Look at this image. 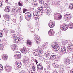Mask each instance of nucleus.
I'll list each match as a JSON object with an SVG mask.
<instances>
[{"instance_id": "f257e3e1", "label": "nucleus", "mask_w": 73, "mask_h": 73, "mask_svg": "<svg viewBox=\"0 0 73 73\" xmlns=\"http://www.w3.org/2000/svg\"><path fill=\"white\" fill-rule=\"evenodd\" d=\"M44 53V51L42 49H40L37 52L35 51H33V54L36 56H38L40 55V53Z\"/></svg>"}, {"instance_id": "f03ea898", "label": "nucleus", "mask_w": 73, "mask_h": 73, "mask_svg": "<svg viewBox=\"0 0 73 73\" xmlns=\"http://www.w3.org/2000/svg\"><path fill=\"white\" fill-rule=\"evenodd\" d=\"M25 19L27 20H30L32 17V15L30 13L27 12L25 13Z\"/></svg>"}, {"instance_id": "7ed1b4c3", "label": "nucleus", "mask_w": 73, "mask_h": 73, "mask_svg": "<svg viewBox=\"0 0 73 73\" xmlns=\"http://www.w3.org/2000/svg\"><path fill=\"white\" fill-rule=\"evenodd\" d=\"M10 33H11V38H15V37H16V33H14V31L13 30L11 29L10 30Z\"/></svg>"}, {"instance_id": "20e7f679", "label": "nucleus", "mask_w": 73, "mask_h": 73, "mask_svg": "<svg viewBox=\"0 0 73 73\" xmlns=\"http://www.w3.org/2000/svg\"><path fill=\"white\" fill-rule=\"evenodd\" d=\"M52 48L54 49V50H55V51H57L60 49L59 45L57 44H54L52 47Z\"/></svg>"}, {"instance_id": "39448f33", "label": "nucleus", "mask_w": 73, "mask_h": 73, "mask_svg": "<svg viewBox=\"0 0 73 73\" xmlns=\"http://www.w3.org/2000/svg\"><path fill=\"white\" fill-rule=\"evenodd\" d=\"M35 41L37 44H39L40 43V40L39 39V36L36 35L35 38Z\"/></svg>"}, {"instance_id": "423d86ee", "label": "nucleus", "mask_w": 73, "mask_h": 73, "mask_svg": "<svg viewBox=\"0 0 73 73\" xmlns=\"http://www.w3.org/2000/svg\"><path fill=\"white\" fill-rule=\"evenodd\" d=\"M11 69H12V66L9 67L8 66H6L4 67L5 70H6L8 72L11 71Z\"/></svg>"}, {"instance_id": "0eeeda50", "label": "nucleus", "mask_w": 73, "mask_h": 73, "mask_svg": "<svg viewBox=\"0 0 73 73\" xmlns=\"http://www.w3.org/2000/svg\"><path fill=\"white\" fill-rule=\"evenodd\" d=\"M61 28L63 31H66L68 29V26L65 25H61Z\"/></svg>"}, {"instance_id": "6e6552de", "label": "nucleus", "mask_w": 73, "mask_h": 73, "mask_svg": "<svg viewBox=\"0 0 73 73\" xmlns=\"http://www.w3.org/2000/svg\"><path fill=\"white\" fill-rule=\"evenodd\" d=\"M66 52V49L65 48H61V50L60 52V54H64Z\"/></svg>"}, {"instance_id": "1a4fd4ad", "label": "nucleus", "mask_w": 73, "mask_h": 73, "mask_svg": "<svg viewBox=\"0 0 73 73\" xmlns=\"http://www.w3.org/2000/svg\"><path fill=\"white\" fill-rule=\"evenodd\" d=\"M71 17H70V14H68L66 13L65 14V15L64 16V18L66 20H68V19H70Z\"/></svg>"}, {"instance_id": "9d476101", "label": "nucleus", "mask_w": 73, "mask_h": 73, "mask_svg": "<svg viewBox=\"0 0 73 73\" xmlns=\"http://www.w3.org/2000/svg\"><path fill=\"white\" fill-rule=\"evenodd\" d=\"M11 49L12 50H18V47L16 46V45L13 44L12 45Z\"/></svg>"}, {"instance_id": "9b49d317", "label": "nucleus", "mask_w": 73, "mask_h": 73, "mask_svg": "<svg viewBox=\"0 0 73 73\" xmlns=\"http://www.w3.org/2000/svg\"><path fill=\"white\" fill-rule=\"evenodd\" d=\"M3 16L5 19L7 20V21H9L10 19H11V16L7 14L3 15Z\"/></svg>"}, {"instance_id": "f8f14e48", "label": "nucleus", "mask_w": 73, "mask_h": 73, "mask_svg": "<svg viewBox=\"0 0 73 73\" xmlns=\"http://www.w3.org/2000/svg\"><path fill=\"white\" fill-rule=\"evenodd\" d=\"M67 48L68 50H72V49H73V46L72 45V43H70L67 46Z\"/></svg>"}, {"instance_id": "ddd939ff", "label": "nucleus", "mask_w": 73, "mask_h": 73, "mask_svg": "<svg viewBox=\"0 0 73 73\" xmlns=\"http://www.w3.org/2000/svg\"><path fill=\"white\" fill-rule=\"evenodd\" d=\"M65 61L64 62L65 64H70V60L69 58H65L64 59Z\"/></svg>"}, {"instance_id": "4468645a", "label": "nucleus", "mask_w": 73, "mask_h": 73, "mask_svg": "<svg viewBox=\"0 0 73 73\" xmlns=\"http://www.w3.org/2000/svg\"><path fill=\"white\" fill-rule=\"evenodd\" d=\"M48 34L50 36H53L54 34V31L53 30H51L49 31Z\"/></svg>"}, {"instance_id": "2eb2a0df", "label": "nucleus", "mask_w": 73, "mask_h": 73, "mask_svg": "<svg viewBox=\"0 0 73 73\" xmlns=\"http://www.w3.org/2000/svg\"><path fill=\"white\" fill-rule=\"evenodd\" d=\"M29 62V58L28 57H25L24 61H23V62L24 64H27L28 62Z\"/></svg>"}, {"instance_id": "dca6fc26", "label": "nucleus", "mask_w": 73, "mask_h": 73, "mask_svg": "<svg viewBox=\"0 0 73 73\" xmlns=\"http://www.w3.org/2000/svg\"><path fill=\"white\" fill-rule=\"evenodd\" d=\"M48 25L49 27L51 28H53L55 26V25L54 23H53V22H50L49 23Z\"/></svg>"}, {"instance_id": "f3484780", "label": "nucleus", "mask_w": 73, "mask_h": 73, "mask_svg": "<svg viewBox=\"0 0 73 73\" xmlns=\"http://www.w3.org/2000/svg\"><path fill=\"white\" fill-rule=\"evenodd\" d=\"M37 13H41L43 11V9L42 7H40L38 9Z\"/></svg>"}, {"instance_id": "a211bd4d", "label": "nucleus", "mask_w": 73, "mask_h": 73, "mask_svg": "<svg viewBox=\"0 0 73 73\" xmlns=\"http://www.w3.org/2000/svg\"><path fill=\"white\" fill-rule=\"evenodd\" d=\"M21 51L22 53L25 54L27 53V49L25 48H23L21 50Z\"/></svg>"}, {"instance_id": "6ab92c4d", "label": "nucleus", "mask_w": 73, "mask_h": 73, "mask_svg": "<svg viewBox=\"0 0 73 73\" xmlns=\"http://www.w3.org/2000/svg\"><path fill=\"white\" fill-rule=\"evenodd\" d=\"M57 15H58V16L56 18V20H61V19L62 18V16H61V15H60V14L59 13H57Z\"/></svg>"}, {"instance_id": "aec40b11", "label": "nucleus", "mask_w": 73, "mask_h": 73, "mask_svg": "<svg viewBox=\"0 0 73 73\" xmlns=\"http://www.w3.org/2000/svg\"><path fill=\"white\" fill-rule=\"evenodd\" d=\"M17 66L18 68H20L21 66V62H20L17 61Z\"/></svg>"}, {"instance_id": "412c9836", "label": "nucleus", "mask_w": 73, "mask_h": 73, "mask_svg": "<svg viewBox=\"0 0 73 73\" xmlns=\"http://www.w3.org/2000/svg\"><path fill=\"white\" fill-rule=\"evenodd\" d=\"M44 10L45 14H47L48 12L50 11V10L48 9V8L45 7L44 8Z\"/></svg>"}, {"instance_id": "4be33fe9", "label": "nucleus", "mask_w": 73, "mask_h": 73, "mask_svg": "<svg viewBox=\"0 0 73 73\" xmlns=\"http://www.w3.org/2000/svg\"><path fill=\"white\" fill-rule=\"evenodd\" d=\"M10 8V7L9 6H7L5 9V12H8L9 11V8Z\"/></svg>"}, {"instance_id": "5701e85b", "label": "nucleus", "mask_w": 73, "mask_h": 73, "mask_svg": "<svg viewBox=\"0 0 73 73\" xmlns=\"http://www.w3.org/2000/svg\"><path fill=\"white\" fill-rule=\"evenodd\" d=\"M7 57L8 56H7V55L6 54L3 55L2 58L3 59V60H7Z\"/></svg>"}, {"instance_id": "b1692460", "label": "nucleus", "mask_w": 73, "mask_h": 73, "mask_svg": "<svg viewBox=\"0 0 73 73\" xmlns=\"http://www.w3.org/2000/svg\"><path fill=\"white\" fill-rule=\"evenodd\" d=\"M27 43L28 45H31L32 44V41L31 40H27Z\"/></svg>"}, {"instance_id": "393cba45", "label": "nucleus", "mask_w": 73, "mask_h": 73, "mask_svg": "<svg viewBox=\"0 0 73 73\" xmlns=\"http://www.w3.org/2000/svg\"><path fill=\"white\" fill-rule=\"evenodd\" d=\"M56 58V56L55 55H51L50 57V58L51 60H54Z\"/></svg>"}, {"instance_id": "a878e982", "label": "nucleus", "mask_w": 73, "mask_h": 73, "mask_svg": "<svg viewBox=\"0 0 73 73\" xmlns=\"http://www.w3.org/2000/svg\"><path fill=\"white\" fill-rule=\"evenodd\" d=\"M68 27L69 28H73V24L72 23H70L69 24Z\"/></svg>"}, {"instance_id": "bb28decb", "label": "nucleus", "mask_w": 73, "mask_h": 73, "mask_svg": "<svg viewBox=\"0 0 73 73\" xmlns=\"http://www.w3.org/2000/svg\"><path fill=\"white\" fill-rule=\"evenodd\" d=\"M33 15L35 18H38V14L36 13H33Z\"/></svg>"}, {"instance_id": "cd10ccee", "label": "nucleus", "mask_w": 73, "mask_h": 73, "mask_svg": "<svg viewBox=\"0 0 73 73\" xmlns=\"http://www.w3.org/2000/svg\"><path fill=\"white\" fill-rule=\"evenodd\" d=\"M38 5V3L36 2H34L33 3V6L34 7H37Z\"/></svg>"}, {"instance_id": "c85d7f7f", "label": "nucleus", "mask_w": 73, "mask_h": 73, "mask_svg": "<svg viewBox=\"0 0 73 73\" xmlns=\"http://www.w3.org/2000/svg\"><path fill=\"white\" fill-rule=\"evenodd\" d=\"M3 36V32L1 31H0V37H1Z\"/></svg>"}, {"instance_id": "c756f323", "label": "nucleus", "mask_w": 73, "mask_h": 73, "mask_svg": "<svg viewBox=\"0 0 73 73\" xmlns=\"http://www.w3.org/2000/svg\"><path fill=\"white\" fill-rule=\"evenodd\" d=\"M42 64L40 63L38 64L37 68H40V67H42Z\"/></svg>"}, {"instance_id": "7c9ffc66", "label": "nucleus", "mask_w": 73, "mask_h": 73, "mask_svg": "<svg viewBox=\"0 0 73 73\" xmlns=\"http://www.w3.org/2000/svg\"><path fill=\"white\" fill-rule=\"evenodd\" d=\"M13 9H12V12H17V10L16 8L14 9V8H12Z\"/></svg>"}, {"instance_id": "2f4dec72", "label": "nucleus", "mask_w": 73, "mask_h": 73, "mask_svg": "<svg viewBox=\"0 0 73 73\" xmlns=\"http://www.w3.org/2000/svg\"><path fill=\"white\" fill-rule=\"evenodd\" d=\"M4 46L2 44H1L0 45V49L1 50H2L3 49H4Z\"/></svg>"}, {"instance_id": "473e14b6", "label": "nucleus", "mask_w": 73, "mask_h": 73, "mask_svg": "<svg viewBox=\"0 0 73 73\" xmlns=\"http://www.w3.org/2000/svg\"><path fill=\"white\" fill-rule=\"evenodd\" d=\"M64 71V69L62 68H60V70L59 71V72L60 73H61L62 72H63Z\"/></svg>"}, {"instance_id": "72a5a7b5", "label": "nucleus", "mask_w": 73, "mask_h": 73, "mask_svg": "<svg viewBox=\"0 0 73 73\" xmlns=\"http://www.w3.org/2000/svg\"><path fill=\"white\" fill-rule=\"evenodd\" d=\"M54 68H58V64H57L54 63Z\"/></svg>"}, {"instance_id": "f704fd0d", "label": "nucleus", "mask_w": 73, "mask_h": 73, "mask_svg": "<svg viewBox=\"0 0 73 73\" xmlns=\"http://www.w3.org/2000/svg\"><path fill=\"white\" fill-rule=\"evenodd\" d=\"M15 39H16L18 41H19V42H20V41H21V39H20V38L19 37H16Z\"/></svg>"}, {"instance_id": "c9c22d12", "label": "nucleus", "mask_w": 73, "mask_h": 73, "mask_svg": "<svg viewBox=\"0 0 73 73\" xmlns=\"http://www.w3.org/2000/svg\"><path fill=\"white\" fill-rule=\"evenodd\" d=\"M69 8L70 9H73V5L72 4L70 5Z\"/></svg>"}, {"instance_id": "e433bc0d", "label": "nucleus", "mask_w": 73, "mask_h": 73, "mask_svg": "<svg viewBox=\"0 0 73 73\" xmlns=\"http://www.w3.org/2000/svg\"><path fill=\"white\" fill-rule=\"evenodd\" d=\"M23 10L24 13H25V12H26V11H28V9H23Z\"/></svg>"}, {"instance_id": "4c0bfd02", "label": "nucleus", "mask_w": 73, "mask_h": 73, "mask_svg": "<svg viewBox=\"0 0 73 73\" xmlns=\"http://www.w3.org/2000/svg\"><path fill=\"white\" fill-rule=\"evenodd\" d=\"M3 69V66L1 64H0V72H1Z\"/></svg>"}, {"instance_id": "58836bf2", "label": "nucleus", "mask_w": 73, "mask_h": 73, "mask_svg": "<svg viewBox=\"0 0 73 73\" xmlns=\"http://www.w3.org/2000/svg\"><path fill=\"white\" fill-rule=\"evenodd\" d=\"M46 15H47L48 16H50L51 15V13L50 12V11H49L48 13H47V14H46Z\"/></svg>"}, {"instance_id": "ea45409f", "label": "nucleus", "mask_w": 73, "mask_h": 73, "mask_svg": "<svg viewBox=\"0 0 73 73\" xmlns=\"http://www.w3.org/2000/svg\"><path fill=\"white\" fill-rule=\"evenodd\" d=\"M49 54L48 53H44V56L45 57H48V56H49Z\"/></svg>"}, {"instance_id": "a19ab883", "label": "nucleus", "mask_w": 73, "mask_h": 73, "mask_svg": "<svg viewBox=\"0 0 73 73\" xmlns=\"http://www.w3.org/2000/svg\"><path fill=\"white\" fill-rule=\"evenodd\" d=\"M4 31L5 33H8V31H9V30H8V29H6L4 30Z\"/></svg>"}, {"instance_id": "79ce46f5", "label": "nucleus", "mask_w": 73, "mask_h": 73, "mask_svg": "<svg viewBox=\"0 0 73 73\" xmlns=\"http://www.w3.org/2000/svg\"><path fill=\"white\" fill-rule=\"evenodd\" d=\"M21 55L19 54H17V57L18 58V59H19V58H20V57H21Z\"/></svg>"}, {"instance_id": "37998d69", "label": "nucleus", "mask_w": 73, "mask_h": 73, "mask_svg": "<svg viewBox=\"0 0 73 73\" xmlns=\"http://www.w3.org/2000/svg\"><path fill=\"white\" fill-rule=\"evenodd\" d=\"M38 69L40 70H43V66L40 67L39 68H38Z\"/></svg>"}, {"instance_id": "c03bdc74", "label": "nucleus", "mask_w": 73, "mask_h": 73, "mask_svg": "<svg viewBox=\"0 0 73 73\" xmlns=\"http://www.w3.org/2000/svg\"><path fill=\"white\" fill-rule=\"evenodd\" d=\"M16 17H15V19H13L12 21L14 22V23H16Z\"/></svg>"}, {"instance_id": "a18cd8bd", "label": "nucleus", "mask_w": 73, "mask_h": 73, "mask_svg": "<svg viewBox=\"0 0 73 73\" xmlns=\"http://www.w3.org/2000/svg\"><path fill=\"white\" fill-rule=\"evenodd\" d=\"M47 65L48 66H49L50 65V62H47Z\"/></svg>"}, {"instance_id": "49530a36", "label": "nucleus", "mask_w": 73, "mask_h": 73, "mask_svg": "<svg viewBox=\"0 0 73 73\" xmlns=\"http://www.w3.org/2000/svg\"><path fill=\"white\" fill-rule=\"evenodd\" d=\"M3 5V2H1V1H0V7L2 6Z\"/></svg>"}, {"instance_id": "de8ad7c7", "label": "nucleus", "mask_w": 73, "mask_h": 73, "mask_svg": "<svg viewBox=\"0 0 73 73\" xmlns=\"http://www.w3.org/2000/svg\"><path fill=\"white\" fill-rule=\"evenodd\" d=\"M44 6L45 7V8H47L48 7V4L46 3H45L44 4Z\"/></svg>"}, {"instance_id": "09e8293b", "label": "nucleus", "mask_w": 73, "mask_h": 73, "mask_svg": "<svg viewBox=\"0 0 73 73\" xmlns=\"http://www.w3.org/2000/svg\"><path fill=\"white\" fill-rule=\"evenodd\" d=\"M14 43H16V44H17L18 43V41H17V40L15 39L14 41Z\"/></svg>"}, {"instance_id": "8fccbe9b", "label": "nucleus", "mask_w": 73, "mask_h": 73, "mask_svg": "<svg viewBox=\"0 0 73 73\" xmlns=\"http://www.w3.org/2000/svg\"><path fill=\"white\" fill-rule=\"evenodd\" d=\"M18 4L19 5V6H21V7H22V6H23V5L20 2H18Z\"/></svg>"}, {"instance_id": "3c124183", "label": "nucleus", "mask_w": 73, "mask_h": 73, "mask_svg": "<svg viewBox=\"0 0 73 73\" xmlns=\"http://www.w3.org/2000/svg\"><path fill=\"white\" fill-rule=\"evenodd\" d=\"M43 46H47V45H48V44L47 43H44L43 44Z\"/></svg>"}, {"instance_id": "603ef678", "label": "nucleus", "mask_w": 73, "mask_h": 73, "mask_svg": "<svg viewBox=\"0 0 73 73\" xmlns=\"http://www.w3.org/2000/svg\"><path fill=\"white\" fill-rule=\"evenodd\" d=\"M14 57L15 58H18L17 54H15L14 56Z\"/></svg>"}, {"instance_id": "864d4df0", "label": "nucleus", "mask_w": 73, "mask_h": 73, "mask_svg": "<svg viewBox=\"0 0 73 73\" xmlns=\"http://www.w3.org/2000/svg\"><path fill=\"white\" fill-rule=\"evenodd\" d=\"M34 61L35 62H36V65H37V63H38V62L37 61V60L36 59H35L34 60Z\"/></svg>"}, {"instance_id": "5fc2aeb1", "label": "nucleus", "mask_w": 73, "mask_h": 73, "mask_svg": "<svg viewBox=\"0 0 73 73\" xmlns=\"http://www.w3.org/2000/svg\"><path fill=\"white\" fill-rule=\"evenodd\" d=\"M44 0H39V2L41 3H42L43 2H44Z\"/></svg>"}, {"instance_id": "6e6d98bb", "label": "nucleus", "mask_w": 73, "mask_h": 73, "mask_svg": "<svg viewBox=\"0 0 73 73\" xmlns=\"http://www.w3.org/2000/svg\"><path fill=\"white\" fill-rule=\"evenodd\" d=\"M20 21H21L23 20V17L22 16H20Z\"/></svg>"}, {"instance_id": "4d7b16f0", "label": "nucleus", "mask_w": 73, "mask_h": 73, "mask_svg": "<svg viewBox=\"0 0 73 73\" xmlns=\"http://www.w3.org/2000/svg\"><path fill=\"white\" fill-rule=\"evenodd\" d=\"M32 69L33 70V71L35 72V67L34 66L32 67Z\"/></svg>"}, {"instance_id": "13d9d810", "label": "nucleus", "mask_w": 73, "mask_h": 73, "mask_svg": "<svg viewBox=\"0 0 73 73\" xmlns=\"http://www.w3.org/2000/svg\"><path fill=\"white\" fill-rule=\"evenodd\" d=\"M53 73H58L57 71H55L53 72Z\"/></svg>"}, {"instance_id": "bf43d9fd", "label": "nucleus", "mask_w": 73, "mask_h": 73, "mask_svg": "<svg viewBox=\"0 0 73 73\" xmlns=\"http://www.w3.org/2000/svg\"><path fill=\"white\" fill-rule=\"evenodd\" d=\"M28 0H25V3H27L28 2Z\"/></svg>"}, {"instance_id": "052dcab7", "label": "nucleus", "mask_w": 73, "mask_h": 73, "mask_svg": "<svg viewBox=\"0 0 73 73\" xmlns=\"http://www.w3.org/2000/svg\"><path fill=\"white\" fill-rule=\"evenodd\" d=\"M71 73H73V69H72L71 70Z\"/></svg>"}, {"instance_id": "680f3d73", "label": "nucleus", "mask_w": 73, "mask_h": 73, "mask_svg": "<svg viewBox=\"0 0 73 73\" xmlns=\"http://www.w3.org/2000/svg\"><path fill=\"white\" fill-rule=\"evenodd\" d=\"M6 3H7L8 1V0H5Z\"/></svg>"}, {"instance_id": "e2e57ef3", "label": "nucleus", "mask_w": 73, "mask_h": 73, "mask_svg": "<svg viewBox=\"0 0 73 73\" xmlns=\"http://www.w3.org/2000/svg\"><path fill=\"white\" fill-rule=\"evenodd\" d=\"M30 73H35V72H34V71H33V72L32 71H31V72H30Z\"/></svg>"}, {"instance_id": "0e129e2a", "label": "nucleus", "mask_w": 73, "mask_h": 73, "mask_svg": "<svg viewBox=\"0 0 73 73\" xmlns=\"http://www.w3.org/2000/svg\"><path fill=\"white\" fill-rule=\"evenodd\" d=\"M19 12H21V9H20L19 10Z\"/></svg>"}, {"instance_id": "69168bd1", "label": "nucleus", "mask_w": 73, "mask_h": 73, "mask_svg": "<svg viewBox=\"0 0 73 73\" xmlns=\"http://www.w3.org/2000/svg\"><path fill=\"white\" fill-rule=\"evenodd\" d=\"M0 1L2 2H3V0H0Z\"/></svg>"}, {"instance_id": "338daca9", "label": "nucleus", "mask_w": 73, "mask_h": 73, "mask_svg": "<svg viewBox=\"0 0 73 73\" xmlns=\"http://www.w3.org/2000/svg\"><path fill=\"white\" fill-rule=\"evenodd\" d=\"M16 70H17V67H16V69H15Z\"/></svg>"}, {"instance_id": "774afa93", "label": "nucleus", "mask_w": 73, "mask_h": 73, "mask_svg": "<svg viewBox=\"0 0 73 73\" xmlns=\"http://www.w3.org/2000/svg\"><path fill=\"white\" fill-rule=\"evenodd\" d=\"M63 46H65V44H63Z\"/></svg>"}]
</instances>
